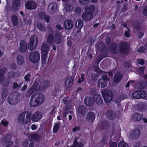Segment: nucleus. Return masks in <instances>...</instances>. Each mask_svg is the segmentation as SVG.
Returning <instances> with one entry per match:
<instances>
[{
    "instance_id": "f257e3e1",
    "label": "nucleus",
    "mask_w": 147,
    "mask_h": 147,
    "mask_svg": "<svg viewBox=\"0 0 147 147\" xmlns=\"http://www.w3.org/2000/svg\"><path fill=\"white\" fill-rule=\"evenodd\" d=\"M95 9V6L94 5L86 6L85 7V11L82 16V18L84 21L88 22L92 20L94 18L93 12Z\"/></svg>"
},
{
    "instance_id": "f03ea898",
    "label": "nucleus",
    "mask_w": 147,
    "mask_h": 147,
    "mask_svg": "<svg viewBox=\"0 0 147 147\" xmlns=\"http://www.w3.org/2000/svg\"><path fill=\"white\" fill-rule=\"evenodd\" d=\"M44 96L41 93H37L32 95L29 102L30 106L35 107L40 105L44 101Z\"/></svg>"
},
{
    "instance_id": "7ed1b4c3",
    "label": "nucleus",
    "mask_w": 147,
    "mask_h": 147,
    "mask_svg": "<svg viewBox=\"0 0 147 147\" xmlns=\"http://www.w3.org/2000/svg\"><path fill=\"white\" fill-rule=\"evenodd\" d=\"M19 96L18 92H13L9 95L7 98L8 103L11 105L16 104L18 102Z\"/></svg>"
},
{
    "instance_id": "20e7f679",
    "label": "nucleus",
    "mask_w": 147,
    "mask_h": 147,
    "mask_svg": "<svg viewBox=\"0 0 147 147\" xmlns=\"http://www.w3.org/2000/svg\"><path fill=\"white\" fill-rule=\"evenodd\" d=\"M104 100L106 103H109L113 98V94L111 90H105L102 93Z\"/></svg>"
},
{
    "instance_id": "39448f33",
    "label": "nucleus",
    "mask_w": 147,
    "mask_h": 147,
    "mask_svg": "<svg viewBox=\"0 0 147 147\" xmlns=\"http://www.w3.org/2000/svg\"><path fill=\"white\" fill-rule=\"evenodd\" d=\"M40 56L39 53L36 51L33 52L30 54L29 59L30 61L34 63H38L39 61Z\"/></svg>"
},
{
    "instance_id": "423d86ee",
    "label": "nucleus",
    "mask_w": 147,
    "mask_h": 147,
    "mask_svg": "<svg viewBox=\"0 0 147 147\" xmlns=\"http://www.w3.org/2000/svg\"><path fill=\"white\" fill-rule=\"evenodd\" d=\"M110 80V79L108 78L107 74H104L102 76V78L100 79L98 81V85L102 88L105 87L107 84V81Z\"/></svg>"
},
{
    "instance_id": "0eeeda50",
    "label": "nucleus",
    "mask_w": 147,
    "mask_h": 147,
    "mask_svg": "<svg viewBox=\"0 0 147 147\" xmlns=\"http://www.w3.org/2000/svg\"><path fill=\"white\" fill-rule=\"evenodd\" d=\"M119 50L121 53L124 54H127L129 53V46L127 43L124 42L119 45Z\"/></svg>"
},
{
    "instance_id": "6e6552de",
    "label": "nucleus",
    "mask_w": 147,
    "mask_h": 147,
    "mask_svg": "<svg viewBox=\"0 0 147 147\" xmlns=\"http://www.w3.org/2000/svg\"><path fill=\"white\" fill-rule=\"evenodd\" d=\"M146 94L144 90H138L134 92L132 94V96L134 98L140 99L146 97Z\"/></svg>"
},
{
    "instance_id": "1a4fd4ad",
    "label": "nucleus",
    "mask_w": 147,
    "mask_h": 147,
    "mask_svg": "<svg viewBox=\"0 0 147 147\" xmlns=\"http://www.w3.org/2000/svg\"><path fill=\"white\" fill-rule=\"evenodd\" d=\"M38 43V39L34 36L31 37L28 44V49L30 51L33 50L36 46Z\"/></svg>"
},
{
    "instance_id": "9d476101",
    "label": "nucleus",
    "mask_w": 147,
    "mask_h": 147,
    "mask_svg": "<svg viewBox=\"0 0 147 147\" xmlns=\"http://www.w3.org/2000/svg\"><path fill=\"white\" fill-rule=\"evenodd\" d=\"M39 86V83L37 82H35L31 87L27 91V96H28L36 92Z\"/></svg>"
},
{
    "instance_id": "9b49d317",
    "label": "nucleus",
    "mask_w": 147,
    "mask_h": 147,
    "mask_svg": "<svg viewBox=\"0 0 147 147\" xmlns=\"http://www.w3.org/2000/svg\"><path fill=\"white\" fill-rule=\"evenodd\" d=\"M25 6L27 9L31 10L36 9L37 5L35 2L32 0H29L25 3Z\"/></svg>"
},
{
    "instance_id": "f8f14e48",
    "label": "nucleus",
    "mask_w": 147,
    "mask_h": 147,
    "mask_svg": "<svg viewBox=\"0 0 147 147\" xmlns=\"http://www.w3.org/2000/svg\"><path fill=\"white\" fill-rule=\"evenodd\" d=\"M87 109L85 106L81 105L78 108L77 114L81 116L84 117L87 113Z\"/></svg>"
},
{
    "instance_id": "ddd939ff",
    "label": "nucleus",
    "mask_w": 147,
    "mask_h": 147,
    "mask_svg": "<svg viewBox=\"0 0 147 147\" xmlns=\"http://www.w3.org/2000/svg\"><path fill=\"white\" fill-rule=\"evenodd\" d=\"M19 51L22 53L26 52L27 48V45L25 41L24 40L20 41L19 43Z\"/></svg>"
},
{
    "instance_id": "4468645a",
    "label": "nucleus",
    "mask_w": 147,
    "mask_h": 147,
    "mask_svg": "<svg viewBox=\"0 0 147 147\" xmlns=\"http://www.w3.org/2000/svg\"><path fill=\"white\" fill-rule=\"evenodd\" d=\"M140 134V130L136 129L131 130L130 133L131 137L134 139H136L139 138Z\"/></svg>"
},
{
    "instance_id": "2eb2a0df",
    "label": "nucleus",
    "mask_w": 147,
    "mask_h": 147,
    "mask_svg": "<svg viewBox=\"0 0 147 147\" xmlns=\"http://www.w3.org/2000/svg\"><path fill=\"white\" fill-rule=\"evenodd\" d=\"M54 42L57 44H60L62 41V36L59 32L56 31L55 35Z\"/></svg>"
},
{
    "instance_id": "dca6fc26",
    "label": "nucleus",
    "mask_w": 147,
    "mask_h": 147,
    "mask_svg": "<svg viewBox=\"0 0 147 147\" xmlns=\"http://www.w3.org/2000/svg\"><path fill=\"white\" fill-rule=\"evenodd\" d=\"M22 144L24 147H33L34 143L32 140L26 139L24 141Z\"/></svg>"
},
{
    "instance_id": "f3484780",
    "label": "nucleus",
    "mask_w": 147,
    "mask_h": 147,
    "mask_svg": "<svg viewBox=\"0 0 147 147\" xmlns=\"http://www.w3.org/2000/svg\"><path fill=\"white\" fill-rule=\"evenodd\" d=\"M95 118V114L92 112H89L86 115V120L89 123H92L94 121Z\"/></svg>"
},
{
    "instance_id": "a211bd4d",
    "label": "nucleus",
    "mask_w": 147,
    "mask_h": 147,
    "mask_svg": "<svg viewBox=\"0 0 147 147\" xmlns=\"http://www.w3.org/2000/svg\"><path fill=\"white\" fill-rule=\"evenodd\" d=\"M94 99L90 96H86L84 99V103L85 105L88 107H90L93 104Z\"/></svg>"
},
{
    "instance_id": "6ab92c4d",
    "label": "nucleus",
    "mask_w": 147,
    "mask_h": 147,
    "mask_svg": "<svg viewBox=\"0 0 147 147\" xmlns=\"http://www.w3.org/2000/svg\"><path fill=\"white\" fill-rule=\"evenodd\" d=\"M20 0H13L12 7L13 9L15 11L18 10L21 5Z\"/></svg>"
},
{
    "instance_id": "aec40b11",
    "label": "nucleus",
    "mask_w": 147,
    "mask_h": 147,
    "mask_svg": "<svg viewBox=\"0 0 147 147\" xmlns=\"http://www.w3.org/2000/svg\"><path fill=\"white\" fill-rule=\"evenodd\" d=\"M41 118V115L39 111L35 112L32 115L31 119L33 122H38L40 120Z\"/></svg>"
},
{
    "instance_id": "412c9836",
    "label": "nucleus",
    "mask_w": 147,
    "mask_h": 147,
    "mask_svg": "<svg viewBox=\"0 0 147 147\" xmlns=\"http://www.w3.org/2000/svg\"><path fill=\"white\" fill-rule=\"evenodd\" d=\"M110 123L108 121L104 120L101 121L100 125V130L109 128L110 126Z\"/></svg>"
},
{
    "instance_id": "4be33fe9",
    "label": "nucleus",
    "mask_w": 147,
    "mask_h": 147,
    "mask_svg": "<svg viewBox=\"0 0 147 147\" xmlns=\"http://www.w3.org/2000/svg\"><path fill=\"white\" fill-rule=\"evenodd\" d=\"M26 114L25 112H23L20 114L18 117V122L21 125H25V117Z\"/></svg>"
},
{
    "instance_id": "5701e85b",
    "label": "nucleus",
    "mask_w": 147,
    "mask_h": 147,
    "mask_svg": "<svg viewBox=\"0 0 147 147\" xmlns=\"http://www.w3.org/2000/svg\"><path fill=\"white\" fill-rule=\"evenodd\" d=\"M73 26V22L71 20H67L64 24V27L66 30H69L71 29Z\"/></svg>"
},
{
    "instance_id": "b1692460",
    "label": "nucleus",
    "mask_w": 147,
    "mask_h": 147,
    "mask_svg": "<svg viewBox=\"0 0 147 147\" xmlns=\"http://www.w3.org/2000/svg\"><path fill=\"white\" fill-rule=\"evenodd\" d=\"M49 8H51L50 12L52 14L55 13L57 9V4L54 2L50 3L48 5Z\"/></svg>"
},
{
    "instance_id": "393cba45",
    "label": "nucleus",
    "mask_w": 147,
    "mask_h": 147,
    "mask_svg": "<svg viewBox=\"0 0 147 147\" xmlns=\"http://www.w3.org/2000/svg\"><path fill=\"white\" fill-rule=\"evenodd\" d=\"M11 20L13 26H18L19 19L16 15L14 14L12 15L11 17Z\"/></svg>"
},
{
    "instance_id": "a878e982",
    "label": "nucleus",
    "mask_w": 147,
    "mask_h": 147,
    "mask_svg": "<svg viewBox=\"0 0 147 147\" xmlns=\"http://www.w3.org/2000/svg\"><path fill=\"white\" fill-rule=\"evenodd\" d=\"M54 32L53 31L52 32V34H49L48 35L47 42L50 45H52L54 41Z\"/></svg>"
},
{
    "instance_id": "bb28decb",
    "label": "nucleus",
    "mask_w": 147,
    "mask_h": 147,
    "mask_svg": "<svg viewBox=\"0 0 147 147\" xmlns=\"http://www.w3.org/2000/svg\"><path fill=\"white\" fill-rule=\"evenodd\" d=\"M122 78V75L119 73H117L113 78V81L114 82L118 84L121 80Z\"/></svg>"
},
{
    "instance_id": "cd10ccee",
    "label": "nucleus",
    "mask_w": 147,
    "mask_h": 147,
    "mask_svg": "<svg viewBox=\"0 0 147 147\" xmlns=\"http://www.w3.org/2000/svg\"><path fill=\"white\" fill-rule=\"evenodd\" d=\"M94 101L98 105H101L103 103V100L101 96L98 94L96 95L94 97Z\"/></svg>"
},
{
    "instance_id": "c85d7f7f",
    "label": "nucleus",
    "mask_w": 147,
    "mask_h": 147,
    "mask_svg": "<svg viewBox=\"0 0 147 147\" xmlns=\"http://www.w3.org/2000/svg\"><path fill=\"white\" fill-rule=\"evenodd\" d=\"M143 115L139 113H135L132 115V118L134 121H140L142 118Z\"/></svg>"
},
{
    "instance_id": "c756f323",
    "label": "nucleus",
    "mask_w": 147,
    "mask_h": 147,
    "mask_svg": "<svg viewBox=\"0 0 147 147\" xmlns=\"http://www.w3.org/2000/svg\"><path fill=\"white\" fill-rule=\"evenodd\" d=\"M49 50V46L46 44H43L41 47V54H48Z\"/></svg>"
},
{
    "instance_id": "7c9ffc66",
    "label": "nucleus",
    "mask_w": 147,
    "mask_h": 147,
    "mask_svg": "<svg viewBox=\"0 0 147 147\" xmlns=\"http://www.w3.org/2000/svg\"><path fill=\"white\" fill-rule=\"evenodd\" d=\"M117 44L115 42H113L110 45V49L111 52L113 53L116 54L117 53Z\"/></svg>"
},
{
    "instance_id": "2f4dec72",
    "label": "nucleus",
    "mask_w": 147,
    "mask_h": 147,
    "mask_svg": "<svg viewBox=\"0 0 147 147\" xmlns=\"http://www.w3.org/2000/svg\"><path fill=\"white\" fill-rule=\"evenodd\" d=\"M79 139L78 137L74 138L73 144L71 145V147H84L83 144L81 142L78 143L77 140Z\"/></svg>"
},
{
    "instance_id": "473e14b6",
    "label": "nucleus",
    "mask_w": 147,
    "mask_h": 147,
    "mask_svg": "<svg viewBox=\"0 0 147 147\" xmlns=\"http://www.w3.org/2000/svg\"><path fill=\"white\" fill-rule=\"evenodd\" d=\"M137 108L141 111H145L147 109V104L145 102H140L137 105Z\"/></svg>"
},
{
    "instance_id": "72a5a7b5",
    "label": "nucleus",
    "mask_w": 147,
    "mask_h": 147,
    "mask_svg": "<svg viewBox=\"0 0 147 147\" xmlns=\"http://www.w3.org/2000/svg\"><path fill=\"white\" fill-rule=\"evenodd\" d=\"M12 136L11 135H8L5 139V144L7 145L11 146L13 144V142L11 140Z\"/></svg>"
},
{
    "instance_id": "f704fd0d",
    "label": "nucleus",
    "mask_w": 147,
    "mask_h": 147,
    "mask_svg": "<svg viewBox=\"0 0 147 147\" xmlns=\"http://www.w3.org/2000/svg\"><path fill=\"white\" fill-rule=\"evenodd\" d=\"M17 63L19 65H22L24 63V59L23 57L20 55H18L16 57Z\"/></svg>"
},
{
    "instance_id": "c9c22d12",
    "label": "nucleus",
    "mask_w": 147,
    "mask_h": 147,
    "mask_svg": "<svg viewBox=\"0 0 147 147\" xmlns=\"http://www.w3.org/2000/svg\"><path fill=\"white\" fill-rule=\"evenodd\" d=\"M107 140L105 137H103L100 141L97 144V145L100 147H103L107 144Z\"/></svg>"
},
{
    "instance_id": "e433bc0d",
    "label": "nucleus",
    "mask_w": 147,
    "mask_h": 147,
    "mask_svg": "<svg viewBox=\"0 0 147 147\" xmlns=\"http://www.w3.org/2000/svg\"><path fill=\"white\" fill-rule=\"evenodd\" d=\"M61 123L60 121H58L57 123L54 124L53 129V133H56L58 131L59 128L60 124Z\"/></svg>"
},
{
    "instance_id": "4c0bfd02",
    "label": "nucleus",
    "mask_w": 147,
    "mask_h": 147,
    "mask_svg": "<svg viewBox=\"0 0 147 147\" xmlns=\"http://www.w3.org/2000/svg\"><path fill=\"white\" fill-rule=\"evenodd\" d=\"M96 69H97V72H98V71L99 70L100 71V72H103V74H108L109 78L111 79L113 77V73L111 71H110L109 72H107L101 70L98 67L96 68Z\"/></svg>"
},
{
    "instance_id": "58836bf2",
    "label": "nucleus",
    "mask_w": 147,
    "mask_h": 147,
    "mask_svg": "<svg viewBox=\"0 0 147 147\" xmlns=\"http://www.w3.org/2000/svg\"><path fill=\"white\" fill-rule=\"evenodd\" d=\"M83 21L81 20H79L76 22L75 25L77 28L81 29L83 26Z\"/></svg>"
},
{
    "instance_id": "ea45409f",
    "label": "nucleus",
    "mask_w": 147,
    "mask_h": 147,
    "mask_svg": "<svg viewBox=\"0 0 147 147\" xmlns=\"http://www.w3.org/2000/svg\"><path fill=\"white\" fill-rule=\"evenodd\" d=\"M8 90L7 89L5 88L2 90L1 93V98L3 99L6 98L8 95Z\"/></svg>"
},
{
    "instance_id": "a19ab883",
    "label": "nucleus",
    "mask_w": 147,
    "mask_h": 147,
    "mask_svg": "<svg viewBox=\"0 0 147 147\" xmlns=\"http://www.w3.org/2000/svg\"><path fill=\"white\" fill-rule=\"evenodd\" d=\"M133 26L134 29L137 31H139L141 28L140 24L138 21H136L134 22Z\"/></svg>"
},
{
    "instance_id": "79ce46f5",
    "label": "nucleus",
    "mask_w": 147,
    "mask_h": 147,
    "mask_svg": "<svg viewBox=\"0 0 147 147\" xmlns=\"http://www.w3.org/2000/svg\"><path fill=\"white\" fill-rule=\"evenodd\" d=\"M36 27L40 31H43L45 30V26L40 22L37 24Z\"/></svg>"
},
{
    "instance_id": "37998d69",
    "label": "nucleus",
    "mask_w": 147,
    "mask_h": 147,
    "mask_svg": "<svg viewBox=\"0 0 147 147\" xmlns=\"http://www.w3.org/2000/svg\"><path fill=\"white\" fill-rule=\"evenodd\" d=\"M41 60L42 62L44 64H46L47 63V54H41Z\"/></svg>"
},
{
    "instance_id": "c03bdc74",
    "label": "nucleus",
    "mask_w": 147,
    "mask_h": 147,
    "mask_svg": "<svg viewBox=\"0 0 147 147\" xmlns=\"http://www.w3.org/2000/svg\"><path fill=\"white\" fill-rule=\"evenodd\" d=\"M72 8V5L69 3H66L65 4V8L67 12H69Z\"/></svg>"
},
{
    "instance_id": "a18cd8bd",
    "label": "nucleus",
    "mask_w": 147,
    "mask_h": 147,
    "mask_svg": "<svg viewBox=\"0 0 147 147\" xmlns=\"http://www.w3.org/2000/svg\"><path fill=\"white\" fill-rule=\"evenodd\" d=\"M115 114L112 111H108L107 113V116L111 119H113L115 117Z\"/></svg>"
},
{
    "instance_id": "49530a36",
    "label": "nucleus",
    "mask_w": 147,
    "mask_h": 147,
    "mask_svg": "<svg viewBox=\"0 0 147 147\" xmlns=\"http://www.w3.org/2000/svg\"><path fill=\"white\" fill-rule=\"evenodd\" d=\"M16 73L11 71H9L7 73L8 77L10 79L13 78L16 75Z\"/></svg>"
},
{
    "instance_id": "de8ad7c7",
    "label": "nucleus",
    "mask_w": 147,
    "mask_h": 147,
    "mask_svg": "<svg viewBox=\"0 0 147 147\" xmlns=\"http://www.w3.org/2000/svg\"><path fill=\"white\" fill-rule=\"evenodd\" d=\"M73 82V79L72 77L69 78V80L67 84H65V86L67 88H69L72 86Z\"/></svg>"
},
{
    "instance_id": "09e8293b",
    "label": "nucleus",
    "mask_w": 147,
    "mask_h": 147,
    "mask_svg": "<svg viewBox=\"0 0 147 147\" xmlns=\"http://www.w3.org/2000/svg\"><path fill=\"white\" fill-rule=\"evenodd\" d=\"M147 86V82L146 81H142L139 84V87L140 89H143Z\"/></svg>"
},
{
    "instance_id": "8fccbe9b",
    "label": "nucleus",
    "mask_w": 147,
    "mask_h": 147,
    "mask_svg": "<svg viewBox=\"0 0 147 147\" xmlns=\"http://www.w3.org/2000/svg\"><path fill=\"white\" fill-rule=\"evenodd\" d=\"M98 50L101 52L103 51L105 49V47L104 45L102 43H99L98 46Z\"/></svg>"
},
{
    "instance_id": "3c124183",
    "label": "nucleus",
    "mask_w": 147,
    "mask_h": 147,
    "mask_svg": "<svg viewBox=\"0 0 147 147\" xmlns=\"http://www.w3.org/2000/svg\"><path fill=\"white\" fill-rule=\"evenodd\" d=\"M31 114L30 113H27L26 115V120H25V125L30 123L31 121Z\"/></svg>"
},
{
    "instance_id": "603ef678",
    "label": "nucleus",
    "mask_w": 147,
    "mask_h": 147,
    "mask_svg": "<svg viewBox=\"0 0 147 147\" xmlns=\"http://www.w3.org/2000/svg\"><path fill=\"white\" fill-rule=\"evenodd\" d=\"M29 137L34 140H36L39 138V136L36 134L33 133L30 134Z\"/></svg>"
},
{
    "instance_id": "864d4df0",
    "label": "nucleus",
    "mask_w": 147,
    "mask_h": 147,
    "mask_svg": "<svg viewBox=\"0 0 147 147\" xmlns=\"http://www.w3.org/2000/svg\"><path fill=\"white\" fill-rule=\"evenodd\" d=\"M127 144L123 141H121L118 144V147H128Z\"/></svg>"
},
{
    "instance_id": "5fc2aeb1",
    "label": "nucleus",
    "mask_w": 147,
    "mask_h": 147,
    "mask_svg": "<svg viewBox=\"0 0 147 147\" xmlns=\"http://www.w3.org/2000/svg\"><path fill=\"white\" fill-rule=\"evenodd\" d=\"M146 69L145 67H139L137 69L138 71L140 73L141 75H143L144 73V71Z\"/></svg>"
},
{
    "instance_id": "6e6d98bb",
    "label": "nucleus",
    "mask_w": 147,
    "mask_h": 147,
    "mask_svg": "<svg viewBox=\"0 0 147 147\" xmlns=\"http://www.w3.org/2000/svg\"><path fill=\"white\" fill-rule=\"evenodd\" d=\"M46 15L45 13L42 12H39L38 15L39 18L41 20H43L45 18Z\"/></svg>"
},
{
    "instance_id": "4d7b16f0",
    "label": "nucleus",
    "mask_w": 147,
    "mask_h": 147,
    "mask_svg": "<svg viewBox=\"0 0 147 147\" xmlns=\"http://www.w3.org/2000/svg\"><path fill=\"white\" fill-rule=\"evenodd\" d=\"M50 81L46 80L44 82L43 88H46L50 85Z\"/></svg>"
},
{
    "instance_id": "13d9d810",
    "label": "nucleus",
    "mask_w": 147,
    "mask_h": 147,
    "mask_svg": "<svg viewBox=\"0 0 147 147\" xmlns=\"http://www.w3.org/2000/svg\"><path fill=\"white\" fill-rule=\"evenodd\" d=\"M84 74H82L81 75V77L79 78L78 79V84H81L84 82Z\"/></svg>"
},
{
    "instance_id": "bf43d9fd",
    "label": "nucleus",
    "mask_w": 147,
    "mask_h": 147,
    "mask_svg": "<svg viewBox=\"0 0 147 147\" xmlns=\"http://www.w3.org/2000/svg\"><path fill=\"white\" fill-rule=\"evenodd\" d=\"M31 76V75L30 73L28 74L25 75L24 77L25 80L26 82H30L31 81V79L30 78Z\"/></svg>"
},
{
    "instance_id": "052dcab7",
    "label": "nucleus",
    "mask_w": 147,
    "mask_h": 147,
    "mask_svg": "<svg viewBox=\"0 0 147 147\" xmlns=\"http://www.w3.org/2000/svg\"><path fill=\"white\" fill-rule=\"evenodd\" d=\"M69 108L68 107H66L65 108V110L63 111V117H65L67 116V114L69 111Z\"/></svg>"
},
{
    "instance_id": "680f3d73",
    "label": "nucleus",
    "mask_w": 147,
    "mask_h": 147,
    "mask_svg": "<svg viewBox=\"0 0 147 147\" xmlns=\"http://www.w3.org/2000/svg\"><path fill=\"white\" fill-rule=\"evenodd\" d=\"M80 4L82 5H87L89 2V0H79Z\"/></svg>"
},
{
    "instance_id": "e2e57ef3",
    "label": "nucleus",
    "mask_w": 147,
    "mask_h": 147,
    "mask_svg": "<svg viewBox=\"0 0 147 147\" xmlns=\"http://www.w3.org/2000/svg\"><path fill=\"white\" fill-rule=\"evenodd\" d=\"M137 62L138 64L143 65L144 64V62L143 59H137Z\"/></svg>"
},
{
    "instance_id": "0e129e2a",
    "label": "nucleus",
    "mask_w": 147,
    "mask_h": 147,
    "mask_svg": "<svg viewBox=\"0 0 147 147\" xmlns=\"http://www.w3.org/2000/svg\"><path fill=\"white\" fill-rule=\"evenodd\" d=\"M137 35L138 38L141 39L144 35V33L143 32H139L138 31Z\"/></svg>"
},
{
    "instance_id": "69168bd1",
    "label": "nucleus",
    "mask_w": 147,
    "mask_h": 147,
    "mask_svg": "<svg viewBox=\"0 0 147 147\" xmlns=\"http://www.w3.org/2000/svg\"><path fill=\"white\" fill-rule=\"evenodd\" d=\"M21 86V85H20V84H18L17 82H14L13 84L12 87L13 89H16L18 88H20Z\"/></svg>"
},
{
    "instance_id": "338daca9",
    "label": "nucleus",
    "mask_w": 147,
    "mask_h": 147,
    "mask_svg": "<svg viewBox=\"0 0 147 147\" xmlns=\"http://www.w3.org/2000/svg\"><path fill=\"white\" fill-rule=\"evenodd\" d=\"M96 90L94 89H92L90 90V93L91 95L94 96L96 94Z\"/></svg>"
},
{
    "instance_id": "774afa93",
    "label": "nucleus",
    "mask_w": 147,
    "mask_h": 147,
    "mask_svg": "<svg viewBox=\"0 0 147 147\" xmlns=\"http://www.w3.org/2000/svg\"><path fill=\"white\" fill-rule=\"evenodd\" d=\"M142 14L144 16H147V6L142 11Z\"/></svg>"
}]
</instances>
